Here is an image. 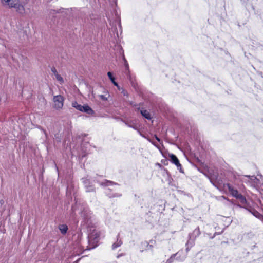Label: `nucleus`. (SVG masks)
Listing matches in <instances>:
<instances>
[{
    "label": "nucleus",
    "mask_w": 263,
    "mask_h": 263,
    "mask_svg": "<svg viewBox=\"0 0 263 263\" xmlns=\"http://www.w3.org/2000/svg\"><path fill=\"white\" fill-rule=\"evenodd\" d=\"M94 181L103 187H107V189L105 191V194L109 198H118L122 196V194L120 192L111 193L112 191H119V185L118 183L106 179L100 181L95 179Z\"/></svg>",
    "instance_id": "1"
},
{
    "label": "nucleus",
    "mask_w": 263,
    "mask_h": 263,
    "mask_svg": "<svg viewBox=\"0 0 263 263\" xmlns=\"http://www.w3.org/2000/svg\"><path fill=\"white\" fill-rule=\"evenodd\" d=\"M100 236V232L95 229L89 234L88 236L89 248L88 249H94L98 245Z\"/></svg>",
    "instance_id": "2"
},
{
    "label": "nucleus",
    "mask_w": 263,
    "mask_h": 263,
    "mask_svg": "<svg viewBox=\"0 0 263 263\" xmlns=\"http://www.w3.org/2000/svg\"><path fill=\"white\" fill-rule=\"evenodd\" d=\"M64 101V97L61 95H57L54 96L53 98L54 107L56 109H61L63 106Z\"/></svg>",
    "instance_id": "3"
},
{
    "label": "nucleus",
    "mask_w": 263,
    "mask_h": 263,
    "mask_svg": "<svg viewBox=\"0 0 263 263\" xmlns=\"http://www.w3.org/2000/svg\"><path fill=\"white\" fill-rule=\"evenodd\" d=\"M200 234V231L199 227L196 228L192 233L189 234V240L186 243V245H191V247L194 245V240L199 236Z\"/></svg>",
    "instance_id": "4"
},
{
    "label": "nucleus",
    "mask_w": 263,
    "mask_h": 263,
    "mask_svg": "<svg viewBox=\"0 0 263 263\" xmlns=\"http://www.w3.org/2000/svg\"><path fill=\"white\" fill-rule=\"evenodd\" d=\"M81 217L84 219L85 222H87L91 218V211L87 206H81L80 212Z\"/></svg>",
    "instance_id": "5"
},
{
    "label": "nucleus",
    "mask_w": 263,
    "mask_h": 263,
    "mask_svg": "<svg viewBox=\"0 0 263 263\" xmlns=\"http://www.w3.org/2000/svg\"><path fill=\"white\" fill-rule=\"evenodd\" d=\"M85 190L87 192H95L96 189L93 185L91 183L90 179L87 178L82 179Z\"/></svg>",
    "instance_id": "6"
},
{
    "label": "nucleus",
    "mask_w": 263,
    "mask_h": 263,
    "mask_svg": "<svg viewBox=\"0 0 263 263\" xmlns=\"http://www.w3.org/2000/svg\"><path fill=\"white\" fill-rule=\"evenodd\" d=\"M241 180L246 182H248L251 185H254L257 184L258 179L254 176H243Z\"/></svg>",
    "instance_id": "7"
},
{
    "label": "nucleus",
    "mask_w": 263,
    "mask_h": 263,
    "mask_svg": "<svg viewBox=\"0 0 263 263\" xmlns=\"http://www.w3.org/2000/svg\"><path fill=\"white\" fill-rule=\"evenodd\" d=\"M19 1L17 0L15 3H14V6L12 8L15 9L17 12L21 14H23L25 12V10L24 5L20 4Z\"/></svg>",
    "instance_id": "8"
},
{
    "label": "nucleus",
    "mask_w": 263,
    "mask_h": 263,
    "mask_svg": "<svg viewBox=\"0 0 263 263\" xmlns=\"http://www.w3.org/2000/svg\"><path fill=\"white\" fill-rule=\"evenodd\" d=\"M176 259L179 261H183L186 257V254H185L183 250H180L176 254H174Z\"/></svg>",
    "instance_id": "9"
},
{
    "label": "nucleus",
    "mask_w": 263,
    "mask_h": 263,
    "mask_svg": "<svg viewBox=\"0 0 263 263\" xmlns=\"http://www.w3.org/2000/svg\"><path fill=\"white\" fill-rule=\"evenodd\" d=\"M171 161V162L174 163L180 170V172H182L181 171V165L180 164L179 161L177 157L174 154H171L170 156Z\"/></svg>",
    "instance_id": "10"
},
{
    "label": "nucleus",
    "mask_w": 263,
    "mask_h": 263,
    "mask_svg": "<svg viewBox=\"0 0 263 263\" xmlns=\"http://www.w3.org/2000/svg\"><path fill=\"white\" fill-rule=\"evenodd\" d=\"M17 0H1V3L4 7L12 8Z\"/></svg>",
    "instance_id": "11"
},
{
    "label": "nucleus",
    "mask_w": 263,
    "mask_h": 263,
    "mask_svg": "<svg viewBox=\"0 0 263 263\" xmlns=\"http://www.w3.org/2000/svg\"><path fill=\"white\" fill-rule=\"evenodd\" d=\"M227 186L229 190V191L230 192V193H231V194L236 197V198H238V197L239 196V195L241 194L240 193H239L238 191L236 190V189H234L232 186L231 185H230V184H227Z\"/></svg>",
    "instance_id": "12"
},
{
    "label": "nucleus",
    "mask_w": 263,
    "mask_h": 263,
    "mask_svg": "<svg viewBox=\"0 0 263 263\" xmlns=\"http://www.w3.org/2000/svg\"><path fill=\"white\" fill-rule=\"evenodd\" d=\"M83 112H85L88 115H93L95 112L92 109L89 107L88 105H84L83 106L82 110L81 111Z\"/></svg>",
    "instance_id": "13"
},
{
    "label": "nucleus",
    "mask_w": 263,
    "mask_h": 263,
    "mask_svg": "<svg viewBox=\"0 0 263 263\" xmlns=\"http://www.w3.org/2000/svg\"><path fill=\"white\" fill-rule=\"evenodd\" d=\"M144 244L146 247V250H152L154 247L156 245V241L155 240L151 239L148 242L146 241L144 243Z\"/></svg>",
    "instance_id": "14"
},
{
    "label": "nucleus",
    "mask_w": 263,
    "mask_h": 263,
    "mask_svg": "<svg viewBox=\"0 0 263 263\" xmlns=\"http://www.w3.org/2000/svg\"><path fill=\"white\" fill-rule=\"evenodd\" d=\"M248 210L256 218H258L260 220L263 218V215L260 214L258 211L254 209H248Z\"/></svg>",
    "instance_id": "15"
},
{
    "label": "nucleus",
    "mask_w": 263,
    "mask_h": 263,
    "mask_svg": "<svg viewBox=\"0 0 263 263\" xmlns=\"http://www.w3.org/2000/svg\"><path fill=\"white\" fill-rule=\"evenodd\" d=\"M125 124L126 125H127L128 127L130 128H132L136 130H138L139 126L134 123L133 121L130 122H125Z\"/></svg>",
    "instance_id": "16"
},
{
    "label": "nucleus",
    "mask_w": 263,
    "mask_h": 263,
    "mask_svg": "<svg viewBox=\"0 0 263 263\" xmlns=\"http://www.w3.org/2000/svg\"><path fill=\"white\" fill-rule=\"evenodd\" d=\"M140 112H141V115H142V116L144 117L145 118H146L148 120L151 119L152 117H151V114L146 110L142 109L140 110Z\"/></svg>",
    "instance_id": "17"
},
{
    "label": "nucleus",
    "mask_w": 263,
    "mask_h": 263,
    "mask_svg": "<svg viewBox=\"0 0 263 263\" xmlns=\"http://www.w3.org/2000/svg\"><path fill=\"white\" fill-rule=\"evenodd\" d=\"M117 237H118V238H117V241L116 242L114 243L112 245V249L113 250L116 249V248L120 247L122 244V241H121V240L119 239V235H118L117 236Z\"/></svg>",
    "instance_id": "18"
},
{
    "label": "nucleus",
    "mask_w": 263,
    "mask_h": 263,
    "mask_svg": "<svg viewBox=\"0 0 263 263\" xmlns=\"http://www.w3.org/2000/svg\"><path fill=\"white\" fill-rule=\"evenodd\" d=\"M59 229L62 234H65L67 231L68 227L65 224H61L59 226Z\"/></svg>",
    "instance_id": "19"
},
{
    "label": "nucleus",
    "mask_w": 263,
    "mask_h": 263,
    "mask_svg": "<svg viewBox=\"0 0 263 263\" xmlns=\"http://www.w3.org/2000/svg\"><path fill=\"white\" fill-rule=\"evenodd\" d=\"M107 76L109 77L110 81H111V82L114 84V85L118 87V83L115 81V79L113 77L112 73L111 72H108Z\"/></svg>",
    "instance_id": "20"
},
{
    "label": "nucleus",
    "mask_w": 263,
    "mask_h": 263,
    "mask_svg": "<svg viewBox=\"0 0 263 263\" xmlns=\"http://www.w3.org/2000/svg\"><path fill=\"white\" fill-rule=\"evenodd\" d=\"M72 106L74 108H76L77 110L81 111L82 110V108L83 105L79 104L77 102L74 101L72 103Z\"/></svg>",
    "instance_id": "21"
},
{
    "label": "nucleus",
    "mask_w": 263,
    "mask_h": 263,
    "mask_svg": "<svg viewBox=\"0 0 263 263\" xmlns=\"http://www.w3.org/2000/svg\"><path fill=\"white\" fill-rule=\"evenodd\" d=\"M239 200L240 203L242 204V205H246L247 204V200L245 198V197L242 195L241 194H240L239 195V196L237 198Z\"/></svg>",
    "instance_id": "22"
},
{
    "label": "nucleus",
    "mask_w": 263,
    "mask_h": 263,
    "mask_svg": "<svg viewBox=\"0 0 263 263\" xmlns=\"http://www.w3.org/2000/svg\"><path fill=\"white\" fill-rule=\"evenodd\" d=\"M55 77L57 81H58L60 84H63L64 83L63 79L59 74L55 73Z\"/></svg>",
    "instance_id": "23"
},
{
    "label": "nucleus",
    "mask_w": 263,
    "mask_h": 263,
    "mask_svg": "<svg viewBox=\"0 0 263 263\" xmlns=\"http://www.w3.org/2000/svg\"><path fill=\"white\" fill-rule=\"evenodd\" d=\"M122 58H123V62H124V65L126 68V69L127 70V71H129V65H128V62L126 60V59H125V56L124 55H123L122 56Z\"/></svg>",
    "instance_id": "24"
},
{
    "label": "nucleus",
    "mask_w": 263,
    "mask_h": 263,
    "mask_svg": "<svg viewBox=\"0 0 263 263\" xmlns=\"http://www.w3.org/2000/svg\"><path fill=\"white\" fill-rule=\"evenodd\" d=\"M73 188V185L72 184L68 185L67 187V195H71L72 194L71 190Z\"/></svg>",
    "instance_id": "25"
},
{
    "label": "nucleus",
    "mask_w": 263,
    "mask_h": 263,
    "mask_svg": "<svg viewBox=\"0 0 263 263\" xmlns=\"http://www.w3.org/2000/svg\"><path fill=\"white\" fill-rule=\"evenodd\" d=\"M137 132H138V133L139 134V135H140V136H141L142 137H143V138H144L147 139V140L149 142H151V143H152L154 145H155V146H157V145H156V144H155L154 142H152V141H151L149 138H147L145 136H144L143 134H142L141 133V132L139 130V129H138V130H137Z\"/></svg>",
    "instance_id": "26"
},
{
    "label": "nucleus",
    "mask_w": 263,
    "mask_h": 263,
    "mask_svg": "<svg viewBox=\"0 0 263 263\" xmlns=\"http://www.w3.org/2000/svg\"><path fill=\"white\" fill-rule=\"evenodd\" d=\"M175 256L174 254L172 255L167 260L165 263H172L174 261Z\"/></svg>",
    "instance_id": "27"
},
{
    "label": "nucleus",
    "mask_w": 263,
    "mask_h": 263,
    "mask_svg": "<svg viewBox=\"0 0 263 263\" xmlns=\"http://www.w3.org/2000/svg\"><path fill=\"white\" fill-rule=\"evenodd\" d=\"M100 99L103 101H106L107 100L108 97H106V95H101L99 96Z\"/></svg>",
    "instance_id": "28"
},
{
    "label": "nucleus",
    "mask_w": 263,
    "mask_h": 263,
    "mask_svg": "<svg viewBox=\"0 0 263 263\" xmlns=\"http://www.w3.org/2000/svg\"><path fill=\"white\" fill-rule=\"evenodd\" d=\"M186 246H187V247L186 248V253L185 254H187V253L189 251L190 248H191L192 247H191V245L190 244H189V245H186Z\"/></svg>",
    "instance_id": "29"
},
{
    "label": "nucleus",
    "mask_w": 263,
    "mask_h": 263,
    "mask_svg": "<svg viewBox=\"0 0 263 263\" xmlns=\"http://www.w3.org/2000/svg\"><path fill=\"white\" fill-rule=\"evenodd\" d=\"M51 71L52 72L54 73V74L55 75V73H58L55 69V68H53L51 69Z\"/></svg>",
    "instance_id": "30"
},
{
    "label": "nucleus",
    "mask_w": 263,
    "mask_h": 263,
    "mask_svg": "<svg viewBox=\"0 0 263 263\" xmlns=\"http://www.w3.org/2000/svg\"><path fill=\"white\" fill-rule=\"evenodd\" d=\"M155 138L156 139V140H157L158 141H159V142H160V138H158V137L157 136V135H155Z\"/></svg>",
    "instance_id": "31"
},
{
    "label": "nucleus",
    "mask_w": 263,
    "mask_h": 263,
    "mask_svg": "<svg viewBox=\"0 0 263 263\" xmlns=\"http://www.w3.org/2000/svg\"><path fill=\"white\" fill-rule=\"evenodd\" d=\"M72 209L73 211H76V205L74 206H72Z\"/></svg>",
    "instance_id": "32"
},
{
    "label": "nucleus",
    "mask_w": 263,
    "mask_h": 263,
    "mask_svg": "<svg viewBox=\"0 0 263 263\" xmlns=\"http://www.w3.org/2000/svg\"><path fill=\"white\" fill-rule=\"evenodd\" d=\"M42 130L43 131V132H44V134L45 135L46 137H47V133H46V131L45 130H44L43 129H42Z\"/></svg>",
    "instance_id": "33"
},
{
    "label": "nucleus",
    "mask_w": 263,
    "mask_h": 263,
    "mask_svg": "<svg viewBox=\"0 0 263 263\" xmlns=\"http://www.w3.org/2000/svg\"><path fill=\"white\" fill-rule=\"evenodd\" d=\"M123 95L124 96L127 95V92H123Z\"/></svg>",
    "instance_id": "34"
},
{
    "label": "nucleus",
    "mask_w": 263,
    "mask_h": 263,
    "mask_svg": "<svg viewBox=\"0 0 263 263\" xmlns=\"http://www.w3.org/2000/svg\"><path fill=\"white\" fill-rule=\"evenodd\" d=\"M115 192H119V191H112L111 193H114Z\"/></svg>",
    "instance_id": "35"
},
{
    "label": "nucleus",
    "mask_w": 263,
    "mask_h": 263,
    "mask_svg": "<svg viewBox=\"0 0 263 263\" xmlns=\"http://www.w3.org/2000/svg\"><path fill=\"white\" fill-rule=\"evenodd\" d=\"M84 156H85V154H84V155L83 154L82 157H83Z\"/></svg>",
    "instance_id": "36"
},
{
    "label": "nucleus",
    "mask_w": 263,
    "mask_h": 263,
    "mask_svg": "<svg viewBox=\"0 0 263 263\" xmlns=\"http://www.w3.org/2000/svg\"><path fill=\"white\" fill-rule=\"evenodd\" d=\"M79 156L81 157V154H79Z\"/></svg>",
    "instance_id": "37"
},
{
    "label": "nucleus",
    "mask_w": 263,
    "mask_h": 263,
    "mask_svg": "<svg viewBox=\"0 0 263 263\" xmlns=\"http://www.w3.org/2000/svg\"><path fill=\"white\" fill-rule=\"evenodd\" d=\"M261 221H263V218L262 219Z\"/></svg>",
    "instance_id": "38"
}]
</instances>
